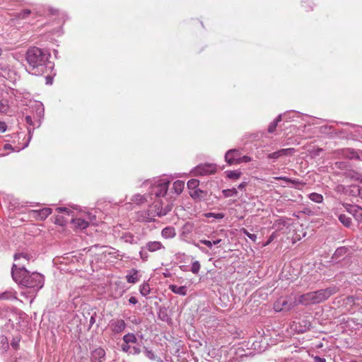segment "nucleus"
<instances>
[{
	"mask_svg": "<svg viewBox=\"0 0 362 362\" xmlns=\"http://www.w3.org/2000/svg\"><path fill=\"white\" fill-rule=\"evenodd\" d=\"M170 182L168 178L162 177L153 181L146 180L144 182V185L150 184L149 194L155 195L158 199L150 206L147 211L142 212L144 214L141 216L142 221L151 222L155 219V217L164 216L172 210L175 197L172 195V192L168 193Z\"/></svg>",
	"mask_w": 362,
	"mask_h": 362,
	"instance_id": "nucleus-1",
	"label": "nucleus"
},
{
	"mask_svg": "<svg viewBox=\"0 0 362 362\" xmlns=\"http://www.w3.org/2000/svg\"><path fill=\"white\" fill-rule=\"evenodd\" d=\"M11 276L18 285L30 289L28 296L30 298V303L33 302L36 293L44 286V276L36 272H29L25 268V264L23 262L13 264Z\"/></svg>",
	"mask_w": 362,
	"mask_h": 362,
	"instance_id": "nucleus-2",
	"label": "nucleus"
},
{
	"mask_svg": "<svg viewBox=\"0 0 362 362\" xmlns=\"http://www.w3.org/2000/svg\"><path fill=\"white\" fill-rule=\"evenodd\" d=\"M49 53L37 47H30L25 54L28 64V71L35 76H41L53 68V64L49 61Z\"/></svg>",
	"mask_w": 362,
	"mask_h": 362,
	"instance_id": "nucleus-3",
	"label": "nucleus"
},
{
	"mask_svg": "<svg viewBox=\"0 0 362 362\" xmlns=\"http://www.w3.org/2000/svg\"><path fill=\"white\" fill-rule=\"evenodd\" d=\"M337 291L338 288L336 286H332L296 296L294 298L296 306L299 305L307 306L313 304L320 303L326 300Z\"/></svg>",
	"mask_w": 362,
	"mask_h": 362,
	"instance_id": "nucleus-4",
	"label": "nucleus"
},
{
	"mask_svg": "<svg viewBox=\"0 0 362 362\" xmlns=\"http://www.w3.org/2000/svg\"><path fill=\"white\" fill-rule=\"evenodd\" d=\"M296 307L295 300H291L288 298L281 297L274 303V309L276 312L288 311Z\"/></svg>",
	"mask_w": 362,
	"mask_h": 362,
	"instance_id": "nucleus-5",
	"label": "nucleus"
},
{
	"mask_svg": "<svg viewBox=\"0 0 362 362\" xmlns=\"http://www.w3.org/2000/svg\"><path fill=\"white\" fill-rule=\"evenodd\" d=\"M33 116L37 124V127L41 124V120L44 116L45 109L43 104L40 101H34L30 105Z\"/></svg>",
	"mask_w": 362,
	"mask_h": 362,
	"instance_id": "nucleus-6",
	"label": "nucleus"
},
{
	"mask_svg": "<svg viewBox=\"0 0 362 362\" xmlns=\"http://www.w3.org/2000/svg\"><path fill=\"white\" fill-rule=\"evenodd\" d=\"M127 327V324L124 320L119 318H114L110 320L107 327L114 335L122 333Z\"/></svg>",
	"mask_w": 362,
	"mask_h": 362,
	"instance_id": "nucleus-7",
	"label": "nucleus"
},
{
	"mask_svg": "<svg viewBox=\"0 0 362 362\" xmlns=\"http://www.w3.org/2000/svg\"><path fill=\"white\" fill-rule=\"evenodd\" d=\"M217 170L216 165L213 163H204L194 168V175H206L214 173Z\"/></svg>",
	"mask_w": 362,
	"mask_h": 362,
	"instance_id": "nucleus-8",
	"label": "nucleus"
},
{
	"mask_svg": "<svg viewBox=\"0 0 362 362\" xmlns=\"http://www.w3.org/2000/svg\"><path fill=\"white\" fill-rule=\"evenodd\" d=\"M206 228V226H200L198 228L194 229V223L189 221L186 222L181 228V236L187 238L195 230L197 234H200L202 232H204Z\"/></svg>",
	"mask_w": 362,
	"mask_h": 362,
	"instance_id": "nucleus-9",
	"label": "nucleus"
},
{
	"mask_svg": "<svg viewBox=\"0 0 362 362\" xmlns=\"http://www.w3.org/2000/svg\"><path fill=\"white\" fill-rule=\"evenodd\" d=\"M240 155L241 152L239 149H230L225 154V160L230 165L239 164Z\"/></svg>",
	"mask_w": 362,
	"mask_h": 362,
	"instance_id": "nucleus-10",
	"label": "nucleus"
},
{
	"mask_svg": "<svg viewBox=\"0 0 362 362\" xmlns=\"http://www.w3.org/2000/svg\"><path fill=\"white\" fill-rule=\"evenodd\" d=\"M105 351L102 347L93 349L90 353V360L91 362H104L105 359Z\"/></svg>",
	"mask_w": 362,
	"mask_h": 362,
	"instance_id": "nucleus-11",
	"label": "nucleus"
},
{
	"mask_svg": "<svg viewBox=\"0 0 362 362\" xmlns=\"http://www.w3.org/2000/svg\"><path fill=\"white\" fill-rule=\"evenodd\" d=\"M294 152L295 149L293 148H281L268 154L267 158L276 160L281 157L292 155Z\"/></svg>",
	"mask_w": 362,
	"mask_h": 362,
	"instance_id": "nucleus-12",
	"label": "nucleus"
},
{
	"mask_svg": "<svg viewBox=\"0 0 362 362\" xmlns=\"http://www.w3.org/2000/svg\"><path fill=\"white\" fill-rule=\"evenodd\" d=\"M35 259V256L28 252H20L16 253L14 255V260L16 262V264L23 262L25 265V262L28 263L30 261L33 262Z\"/></svg>",
	"mask_w": 362,
	"mask_h": 362,
	"instance_id": "nucleus-13",
	"label": "nucleus"
},
{
	"mask_svg": "<svg viewBox=\"0 0 362 362\" xmlns=\"http://www.w3.org/2000/svg\"><path fill=\"white\" fill-rule=\"evenodd\" d=\"M52 213L50 208H43L39 210H32L30 211L32 217L38 220L43 221Z\"/></svg>",
	"mask_w": 362,
	"mask_h": 362,
	"instance_id": "nucleus-14",
	"label": "nucleus"
},
{
	"mask_svg": "<svg viewBox=\"0 0 362 362\" xmlns=\"http://www.w3.org/2000/svg\"><path fill=\"white\" fill-rule=\"evenodd\" d=\"M14 75L13 70L8 64L4 62L0 63V76L6 79H12Z\"/></svg>",
	"mask_w": 362,
	"mask_h": 362,
	"instance_id": "nucleus-15",
	"label": "nucleus"
},
{
	"mask_svg": "<svg viewBox=\"0 0 362 362\" xmlns=\"http://www.w3.org/2000/svg\"><path fill=\"white\" fill-rule=\"evenodd\" d=\"M17 300L16 292L13 288H9L0 293V300Z\"/></svg>",
	"mask_w": 362,
	"mask_h": 362,
	"instance_id": "nucleus-16",
	"label": "nucleus"
},
{
	"mask_svg": "<svg viewBox=\"0 0 362 362\" xmlns=\"http://www.w3.org/2000/svg\"><path fill=\"white\" fill-rule=\"evenodd\" d=\"M146 249L151 252H154L162 249H165L164 245L160 241H149L146 245Z\"/></svg>",
	"mask_w": 362,
	"mask_h": 362,
	"instance_id": "nucleus-17",
	"label": "nucleus"
},
{
	"mask_svg": "<svg viewBox=\"0 0 362 362\" xmlns=\"http://www.w3.org/2000/svg\"><path fill=\"white\" fill-rule=\"evenodd\" d=\"M169 289L174 293L185 296L187 293V286H177L175 284H170Z\"/></svg>",
	"mask_w": 362,
	"mask_h": 362,
	"instance_id": "nucleus-18",
	"label": "nucleus"
},
{
	"mask_svg": "<svg viewBox=\"0 0 362 362\" xmlns=\"http://www.w3.org/2000/svg\"><path fill=\"white\" fill-rule=\"evenodd\" d=\"M348 211L354 214L358 222H362V208L358 206H349Z\"/></svg>",
	"mask_w": 362,
	"mask_h": 362,
	"instance_id": "nucleus-19",
	"label": "nucleus"
},
{
	"mask_svg": "<svg viewBox=\"0 0 362 362\" xmlns=\"http://www.w3.org/2000/svg\"><path fill=\"white\" fill-rule=\"evenodd\" d=\"M185 187V182L182 180H176L173 182V189L170 190L173 193H175L176 196L180 195Z\"/></svg>",
	"mask_w": 362,
	"mask_h": 362,
	"instance_id": "nucleus-20",
	"label": "nucleus"
},
{
	"mask_svg": "<svg viewBox=\"0 0 362 362\" xmlns=\"http://www.w3.org/2000/svg\"><path fill=\"white\" fill-rule=\"evenodd\" d=\"M161 235L165 239H170L176 235V232L173 227L167 226L162 230Z\"/></svg>",
	"mask_w": 362,
	"mask_h": 362,
	"instance_id": "nucleus-21",
	"label": "nucleus"
},
{
	"mask_svg": "<svg viewBox=\"0 0 362 362\" xmlns=\"http://www.w3.org/2000/svg\"><path fill=\"white\" fill-rule=\"evenodd\" d=\"M72 223L74 226L78 229H86L88 227V221L86 220L85 218H76L72 219Z\"/></svg>",
	"mask_w": 362,
	"mask_h": 362,
	"instance_id": "nucleus-22",
	"label": "nucleus"
},
{
	"mask_svg": "<svg viewBox=\"0 0 362 362\" xmlns=\"http://www.w3.org/2000/svg\"><path fill=\"white\" fill-rule=\"evenodd\" d=\"M126 279L128 283H136L139 281L138 271L136 269L131 270L130 272L126 276Z\"/></svg>",
	"mask_w": 362,
	"mask_h": 362,
	"instance_id": "nucleus-23",
	"label": "nucleus"
},
{
	"mask_svg": "<svg viewBox=\"0 0 362 362\" xmlns=\"http://www.w3.org/2000/svg\"><path fill=\"white\" fill-rule=\"evenodd\" d=\"M124 342L127 344L133 343L135 344L137 341V338L134 333H127L123 336L122 338Z\"/></svg>",
	"mask_w": 362,
	"mask_h": 362,
	"instance_id": "nucleus-24",
	"label": "nucleus"
},
{
	"mask_svg": "<svg viewBox=\"0 0 362 362\" xmlns=\"http://www.w3.org/2000/svg\"><path fill=\"white\" fill-rule=\"evenodd\" d=\"M140 293L143 296H146L151 293V288L148 283H144L140 286L139 288Z\"/></svg>",
	"mask_w": 362,
	"mask_h": 362,
	"instance_id": "nucleus-25",
	"label": "nucleus"
},
{
	"mask_svg": "<svg viewBox=\"0 0 362 362\" xmlns=\"http://www.w3.org/2000/svg\"><path fill=\"white\" fill-rule=\"evenodd\" d=\"M281 117L282 115H279L273 122L269 124L268 127V132L269 133H273L275 131L278 123L281 120Z\"/></svg>",
	"mask_w": 362,
	"mask_h": 362,
	"instance_id": "nucleus-26",
	"label": "nucleus"
},
{
	"mask_svg": "<svg viewBox=\"0 0 362 362\" xmlns=\"http://www.w3.org/2000/svg\"><path fill=\"white\" fill-rule=\"evenodd\" d=\"M310 200L315 203H322L323 201V196L321 194L313 192L308 195Z\"/></svg>",
	"mask_w": 362,
	"mask_h": 362,
	"instance_id": "nucleus-27",
	"label": "nucleus"
},
{
	"mask_svg": "<svg viewBox=\"0 0 362 362\" xmlns=\"http://www.w3.org/2000/svg\"><path fill=\"white\" fill-rule=\"evenodd\" d=\"M227 177L231 180H237L241 175V172L239 170H228L226 171Z\"/></svg>",
	"mask_w": 362,
	"mask_h": 362,
	"instance_id": "nucleus-28",
	"label": "nucleus"
},
{
	"mask_svg": "<svg viewBox=\"0 0 362 362\" xmlns=\"http://www.w3.org/2000/svg\"><path fill=\"white\" fill-rule=\"evenodd\" d=\"M339 220L346 227H349L351 223V218L345 214H340L339 216Z\"/></svg>",
	"mask_w": 362,
	"mask_h": 362,
	"instance_id": "nucleus-29",
	"label": "nucleus"
},
{
	"mask_svg": "<svg viewBox=\"0 0 362 362\" xmlns=\"http://www.w3.org/2000/svg\"><path fill=\"white\" fill-rule=\"evenodd\" d=\"M222 193L225 197H230L236 196L238 194V190L236 188L227 189H223Z\"/></svg>",
	"mask_w": 362,
	"mask_h": 362,
	"instance_id": "nucleus-30",
	"label": "nucleus"
},
{
	"mask_svg": "<svg viewBox=\"0 0 362 362\" xmlns=\"http://www.w3.org/2000/svg\"><path fill=\"white\" fill-rule=\"evenodd\" d=\"M85 219L88 221V226L90 224H93V225L98 224V221L96 220V216L95 214H93L92 213H90V212L87 213L86 214Z\"/></svg>",
	"mask_w": 362,
	"mask_h": 362,
	"instance_id": "nucleus-31",
	"label": "nucleus"
},
{
	"mask_svg": "<svg viewBox=\"0 0 362 362\" xmlns=\"http://www.w3.org/2000/svg\"><path fill=\"white\" fill-rule=\"evenodd\" d=\"M0 347L4 350L6 351L8 348V342L7 337L4 335L0 336Z\"/></svg>",
	"mask_w": 362,
	"mask_h": 362,
	"instance_id": "nucleus-32",
	"label": "nucleus"
},
{
	"mask_svg": "<svg viewBox=\"0 0 362 362\" xmlns=\"http://www.w3.org/2000/svg\"><path fill=\"white\" fill-rule=\"evenodd\" d=\"M158 317L162 321L166 322L168 320L169 317L168 315L167 311L165 308H160L158 312Z\"/></svg>",
	"mask_w": 362,
	"mask_h": 362,
	"instance_id": "nucleus-33",
	"label": "nucleus"
},
{
	"mask_svg": "<svg viewBox=\"0 0 362 362\" xmlns=\"http://www.w3.org/2000/svg\"><path fill=\"white\" fill-rule=\"evenodd\" d=\"M274 179L277 180H284L286 182H291V183L295 184V185L300 183V182L298 180H293V179L288 178L287 177H274Z\"/></svg>",
	"mask_w": 362,
	"mask_h": 362,
	"instance_id": "nucleus-34",
	"label": "nucleus"
},
{
	"mask_svg": "<svg viewBox=\"0 0 362 362\" xmlns=\"http://www.w3.org/2000/svg\"><path fill=\"white\" fill-rule=\"evenodd\" d=\"M134 202H135L137 204H141L146 201V198L144 196L141 195L139 194H136L133 196L132 199Z\"/></svg>",
	"mask_w": 362,
	"mask_h": 362,
	"instance_id": "nucleus-35",
	"label": "nucleus"
},
{
	"mask_svg": "<svg viewBox=\"0 0 362 362\" xmlns=\"http://www.w3.org/2000/svg\"><path fill=\"white\" fill-rule=\"evenodd\" d=\"M344 155L350 159L358 158L357 153L352 149L347 148L344 150Z\"/></svg>",
	"mask_w": 362,
	"mask_h": 362,
	"instance_id": "nucleus-36",
	"label": "nucleus"
},
{
	"mask_svg": "<svg viewBox=\"0 0 362 362\" xmlns=\"http://www.w3.org/2000/svg\"><path fill=\"white\" fill-rule=\"evenodd\" d=\"M240 232L252 240L253 242H255L257 237V235L249 233L245 228H243L240 229Z\"/></svg>",
	"mask_w": 362,
	"mask_h": 362,
	"instance_id": "nucleus-37",
	"label": "nucleus"
},
{
	"mask_svg": "<svg viewBox=\"0 0 362 362\" xmlns=\"http://www.w3.org/2000/svg\"><path fill=\"white\" fill-rule=\"evenodd\" d=\"M200 267H201V265H200L199 262L194 261L192 264L191 272L194 274H197L199 272Z\"/></svg>",
	"mask_w": 362,
	"mask_h": 362,
	"instance_id": "nucleus-38",
	"label": "nucleus"
},
{
	"mask_svg": "<svg viewBox=\"0 0 362 362\" xmlns=\"http://www.w3.org/2000/svg\"><path fill=\"white\" fill-rule=\"evenodd\" d=\"M148 252H149L148 250L146 249V247H142L140 252H139V255H140V257L141 259L143 260V261H147L148 260Z\"/></svg>",
	"mask_w": 362,
	"mask_h": 362,
	"instance_id": "nucleus-39",
	"label": "nucleus"
},
{
	"mask_svg": "<svg viewBox=\"0 0 362 362\" xmlns=\"http://www.w3.org/2000/svg\"><path fill=\"white\" fill-rule=\"evenodd\" d=\"M27 146H28V143H25L21 148L20 147L13 148V146L11 144H6L4 145V149H6V150H12V151H20L21 150L24 149Z\"/></svg>",
	"mask_w": 362,
	"mask_h": 362,
	"instance_id": "nucleus-40",
	"label": "nucleus"
},
{
	"mask_svg": "<svg viewBox=\"0 0 362 362\" xmlns=\"http://www.w3.org/2000/svg\"><path fill=\"white\" fill-rule=\"evenodd\" d=\"M206 216L207 218H214L216 219H222L224 218L225 215L223 213H207L206 214Z\"/></svg>",
	"mask_w": 362,
	"mask_h": 362,
	"instance_id": "nucleus-41",
	"label": "nucleus"
},
{
	"mask_svg": "<svg viewBox=\"0 0 362 362\" xmlns=\"http://www.w3.org/2000/svg\"><path fill=\"white\" fill-rule=\"evenodd\" d=\"M54 223L59 226H64L67 223V220L64 216L58 215L55 218Z\"/></svg>",
	"mask_w": 362,
	"mask_h": 362,
	"instance_id": "nucleus-42",
	"label": "nucleus"
},
{
	"mask_svg": "<svg viewBox=\"0 0 362 362\" xmlns=\"http://www.w3.org/2000/svg\"><path fill=\"white\" fill-rule=\"evenodd\" d=\"M346 248L344 247H339L336 250L333 256L336 258L340 256H343L346 252Z\"/></svg>",
	"mask_w": 362,
	"mask_h": 362,
	"instance_id": "nucleus-43",
	"label": "nucleus"
},
{
	"mask_svg": "<svg viewBox=\"0 0 362 362\" xmlns=\"http://www.w3.org/2000/svg\"><path fill=\"white\" fill-rule=\"evenodd\" d=\"M199 180L196 179H192L187 182V187L189 189H196L199 185Z\"/></svg>",
	"mask_w": 362,
	"mask_h": 362,
	"instance_id": "nucleus-44",
	"label": "nucleus"
},
{
	"mask_svg": "<svg viewBox=\"0 0 362 362\" xmlns=\"http://www.w3.org/2000/svg\"><path fill=\"white\" fill-rule=\"evenodd\" d=\"M25 122L30 126L37 127V124L36 123L35 119H34L33 115H27L25 117Z\"/></svg>",
	"mask_w": 362,
	"mask_h": 362,
	"instance_id": "nucleus-45",
	"label": "nucleus"
},
{
	"mask_svg": "<svg viewBox=\"0 0 362 362\" xmlns=\"http://www.w3.org/2000/svg\"><path fill=\"white\" fill-rule=\"evenodd\" d=\"M350 176L352 179L359 181L362 185V175L361 174L354 171V172L350 173Z\"/></svg>",
	"mask_w": 362,
	"mask_h": 362,
	"instance_id": "nucleus-46",
	"label": "nucleus"
},
{
	"mask_svg": "<svg viewBox=\"0 0 362 362\" xmlns=\"http://www.w3.org/2000/svg\"><path fill=\"white\" fill-rule=\"evenodd\" d=\"M144 353L145 356L149 359L153 360L155 358V355L153 351L145 348Z\"/></svg>",
	"mask_w": 362,
	"mask_h": 362,
	"instance_id": "nucleus-47",
	"label": "nucleus"
},
{
	"mask_svg": "<svg viewBox=\"0 0 362 362\" xmlns=\"http://www.w3.org/2000/svg\"><path fill=\"white\" fill-rule=\"evenodd\" d=\"M131 349H132V346L129 344H127L125 342H124V344H122V346H121V350L123 352L127 353L128 354H129Z\"/></svg>",
	"mask_w": 362,
	"mask_h": 362,
	"instance_id": "nucleus-48",
	"label": "nucleus"
},
{
	"mask_svg": "<svg viewBox=\"0 0 362 362\" xmlns=\"http://www.w3.org/2000/svg\"><path fill=\"white\" fill-rule=\"evenodd\" d=\"M215 233H212L211 234L209 235L208 237L211 239V241H212L214 245L219 244L222 240L220 238H215V236L214 235Z\"/></svg>",
	"mask_w": 362,
	"mask_h": 362,
	"instance_id": "nucleus-49",
	"label": "nucleus"
},
{
	"mask_svg": "<svg viewBox=\"0 0 362 362\" xmlns=\"http://www.w3.org/2000/svg\"><path fill=\"white\" fill-rule=\"evenodd\" d=\"M19 342H20V339L14 338L13 340L11 343V347L13 349H14L15 350H17L19 347Z\"/></svg>",
	"mask_w": 362,
	"mask_h": 362,
	"instance_id": "nucleus-50",
	"label": "nucleus"
},
{
	"mask_svg": "<svg viewBox=\"0 0 362 362\" xmlns=\"http://www.w3.org/2000/svg\"><path fill=\"white\" fill-rule=\"evenodd\" d=\"M31 11L29 9L23 10L21 13H19V17L21 18H25L30 14Z\"/></svg>",
	"mask_w": 362,
	"mask_h": 362,
	"instance_id": "nucleus-51",
	"label": "nucleus"
},
{
	"mask_svg": "<svg viewBox=\"0 0 362 362\" xmlns=\"http://www.w3.org/2000/svg\"><path fill=\"white\" fill-rule=\"evenodd\" d=\"M251 160H252L251 157H250L248 156H242V154H241L240 155V160H239V164L242 163H249Z\"/></svg>",
	"mask_w": 362,
	"mask_h": 362,
	"instance_id": "nucleus-52",
	"label": "nucleus"
},
{
	"mask_svg": "<svg viewBox=\"0 0 362 362\" xmlns=\"http://www.w3.org/2000/svg\"><path fill=\"white\" fill-rule=\"evenodd\" d=\"M199 243H202V244L205 245L206 246H207L210 249L212 248V247L214 245L212 241L209 240L202 239V240H199Z\"/></svg>",
	"mask_w": 362,
	"mask_h": 362,
	"instance_id": "nucleus-53",
	"label": "nucleus"
},
{
	"mask_svg": "<svg viewBox=\"0 0 362 362\" xmlns=\"http://www.w3.org/2000/svg\"><path fill=\"white\" fill-rule=\"evenodd\" d=\"M276 233L274 232L272 233V235L269 237L267 241L264 244V246H267L269 245L276 238Z\"/></svg>",
	"mask_w": 362,
	"mask_h": 362,
	"instance_id": "nucleus-54",
	"label": "nucleus"
},
{
	"mask_svg": "<svg viewBox=\"0 0 362 362\" xmlns=\"http://www.w3.org/2000/svg\"><path fill=\"white\" fill-rule=\"evenodd\" d=\"M140 353H141V349L139 347L132 346V349L130 350L129 354L138 355Z\"/></svg>",
	"mask_w": 362,
	"mask_h": 362,
	"instance_id": "nucleus-55",
	"label": "nucleus"
},
{
	"mask_svg": "<svg viewBox=\"0 0 362 362\" xmlns=\"http://www.w3.org/2000/svg\"><path fill=\"white\" fill-rule=\"evenodd\" d=\"M56 211L59 213L66 212L67 214H69L70 212H71L68 208L66 207H57L56 209Z\"/></svg>",
	"mask_w": 362,
	"mask_h": 362,
	"instance_id": "nucleus-56",
	"label": "nucleus"
},
{
	"mask_svg": "<svg viewBox=\"0 0 362 362\" xmlns=\"http://www.w3.org/2000/svg\"><path fill=\"white\" fill-rule=\"evenodd\" d=\"M7 126L4 122L0 121V132L4 133L6 131Z\"/></svg>",
	"mask_w": 362,
	"mask_h": 362,
	"instance_id": "nucleus-57",
	"label": "nucleus"
},
{
	"mask_svg": "<svg viewBox=\"0 0 362 362\" xmlns=\"http://www.w3.org/2000/svg\"><path fill=\"white\" fill-rule=\"evenodd\" d=\"M354 188L356 190V192L358 194V196L362 199V185L361 186H354Z\"/></svg>",
	"mask_w": 362,
	"mask_h": 362,
	"instance_id": "nucleus-58",
	"label": "nucleus"
},
{
	"mask_svg": "<svg viewBox=\"0 0 362 362\" xmlns=\"http://www.w3.org/2000/svg\"><path fill=\"white\" fill-rule=\"evenodd\" d=\"M129 303L132 305H136L138 303V300L136 297L132 296L129 299Z\"/></svg>",
	"mask_w": 362,
	"mask_h": 362,
	"instance_id": "nucleus-59",
	"label": "nucleus"
},
{
	"mask_svg": "<svg viewBox=\"0 0 362 362\" xmlns=\"http://www.w3.org/2000/svg\"><path fill=\"white\" fill-rule=\"evenodd\" d=\"M131 322L135 325H139L141 323V320L134 316L131 320Z\"/></svg>",
	"mask_w": 362,
	"mask_h": 362,
	"instance_id": "nucleus-60",
	"label": "nucleus"
},
{
	"mask_svg": "<svg viewBox=\"0 0 362 362\" xmlns=\"http://www.w3.org/2000/svg\"><path fill=\"white\" fill-rule=\"evenodd\" d=\"M95 322V317L94 315H92L89 320V328H90Z\"/></svg>",
	"mask_w": 362,
	"mask_h": 362,
	"instance_id": "nucleus-61",
	"label": "nucleus"
},
{
	"mask_svg": "<svg viewBox=\"0 0 362 362\" xmlns=\"http://www.w3.org/2000/svg\"><path fill=\"white\" fill-rule=\"evenodd\" d=\"M315 362H326V360L324 358H321L320 356H315L314 358Z\"/></svg>",
	"mask_w": 362,
	"mask_h": 362,
	"instance_id": "nucleus-62",
	"label": "nucleus"
},
{
	"mask_svg": "<svg viewBox=\"0 0 362 362\" xmlns=\"http://www.w3.org/2000/svg\"><path fill=\"white\" fill-rule=\"evenodd\" d=\"M246 185H247V183H246V182H243L240 183V184L238 186V189H243V188H245V187Z\"/></svg>",
	"mask_w": 362,
	"mask_h": 362,
	"instance_id": "nucleus-63",
	"label": "nucleus"
},
{
	"mask_svg": "<svg viewBox=\"0 0 362 362\" xmlns=\"http://www.w3.org/2000/svg\"><path fill=\"white\" fill-rule=\"evenodd\" d=\"M46 83L47 84H52V78H51L50 76H47L46 78Z\"/></svg>",
	"mask_w": 362,
	"mask_h": 362,
	"instance_id": "nucleus-64",
	"label": "nucleus"
}]
</instances>
